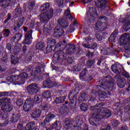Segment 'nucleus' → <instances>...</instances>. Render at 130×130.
<instances>
[{
  "instance_id": "nucleus-62",
  "label": "nucleus",
  "mask_w": 130,
  "mask_h": 130,
  "mask_svg": "<svg viewBox=\"0 0 130 130\" xmlns=\"http://www.w3.org/2000/svg\"><path fill=\"white\" fill-rule=\"evenodd\" d=\"M56 3L58 4L59 7L63 5V0H56Z\"/></svg>"
},
{
  "instance_id": "nucleus-29",
  "label": "nucleus",
  "mask_w": 130,
  "mask_h": 130,
  "mask_svg": "<svg viewBox=\"0 0 130 130\" xmlns=\"http://www.w3.org/2000/svg\"><path fill=\"white\" fill-rule=\"evenodd\" d=\"M13 0H4L2 2V7L3 8H7V7H9L10 5H15L16 3H13Z\"/></svg>"
},
{
  "instance_id": "nucleus-63",
  "label": "nucleus",
  "mask_w": 130,
  "mask_h": 130,
  "mask_svg": "<svg viewBox=\"0 0 130 130\" xmlns=\"http://www.w3.org/2000/svg\"><path fill=\"white\" fill-rule=\"evenodd\" d=\"M119 130H128V128L127 125H123L119 128Z\"/></svg>"
},
{
  "instance_id": "nucleus-60",
  "label": "nucleus",
  "mask_w": 130,
  "mask_h": 130,
  "mask_svg": "<svg viewBox=\"0 0 130 130\" xmlns=\"http://www.w3.org/2000/svg\"><path fill=\"white\" fill-rule=\"evenodd\" d=\"M125 112H130V105H128L124 108Z\"/></svg>"
},
{
  "instance_id": "nucleus-33",
  "label": "nucleus",
  "mask_w": 130,
  "mask_h": 130,
  "mask_svg": "<svg viewBox=\"0 0 130 130\" xmlns=\"http://www.w3.org/2000/svg\"><path fill=\"white\" fill-rule=\"evenodd\" d=\"M55 117V115L52 113H49L46 116L45 119L48 122H50L52 119H54Z\"/></svg>"
},
{
  "instance_id": "nucleus-37",
  "label": "nucleus",
  "mask_w": 130,
  "mask_h": 130,
  "mask_svg": "<svg viewBox=\"0 0 130 130\" xmlns=\"http://www.w3.org/2000/svg\"><path fill=\"white\" fill-rule=\"evenodd\" d=\"M42 96L44 98L49 99L51 97V92L49 90L45 91L42 94Z\"/></svg>"
},
{
  "instance_id": "nucleus-48",
  "label": "nucleus",
  "mask_w": 130,
  "mask_h": 130,
  "mask_svg": "<svg viewBox=\"0 0 130 130\" xmlns=\"http://www.w3.org/2000/svg\"><path fill=\"white\" fill-rule=\"evenodd\" d=\"M21 9H20L19 8H16L15 11L14 12V14H15L16 17H19V16H20V15H21Z\"/></svg>"
},
{
  "instance_id": "nucleus-58",
  "label": "nucleus",
  "mask_w": 130,
  "mask_h": 130,
  "mask_svg": "<svg viewBox=\"0 0 130 130\" xmlns=\"http://www.w3.org/2000/svg\"><path fill=\"white\" fill-rule=\"evenodd\" d=\"M49 122H48L46 119L44 120V121L42 123H41V125L43 126V127H46L47 126V124H48Z\"/></svg>"
},
{
  "instance_id": "nucleus-11",
  "label": "nucleus",
  "mask_w": 130,
  "mask_h": 130,
  "mask_svg": "<svg viewBox=\"0 0 130 130\" xmlns=\"http://www.w3.org/2000/svg\"><path fill=\"white\" fill-rule=\"evenodd\" d=\"M34 105V101L30 99H27L23 105V109L25 112L30 111V109L33 107Z\"/></svg>"
},
{
  "instance_id": "nucleus-6",
  "label": "nucleus",
  "mask_w": 130,
  "mask_h": 130,
  "mask_svg": "<svg viewBox=\"0 0 130 130\" xmlns=\"http://www.w3.org/2000/svg\"><path fill=\"white\" fill-rule=\"evenodd\" d=\"M86 17L90 23H91V22H94L95 19L98 18V14H97V10H96V9L89 8V10L87 13Z\"/></svg>"
},
{
  "instance_id": "nucleus-31",
  "label": "nucleus",
  "mask_w": 130,
  "mask_h": 130,
  "mask_svg": "<svg viewBox=\"0 0 130 130\" xmlns=\"http://www.w3.org/2000/svg\"><path fill=\"white\" fill-rule=\"evenodd\" d=\"M87 72H88L87 69H84L81 73H80L79 78L81 81H86V77H85V76H86Z\"/></svg>"
},
{
  "instance_id": "nucleus-56",
  "label": "nucleus",
  "mask_w": 130,
  "mask_h": 130,
  "mask_svg": "<svg viewBox=\"0 0 130 130\" xmlns=\"http://www.w3.org/2000/svg\"><path fill=\"white\" fill-rule=\"evenodd\" d=\"M16 104L18 106H21V105H23V100H22L21 99H19L16 102Z\"/></svg>"
},
{
  "instance_id": "nucleus-4",
  "label": "nucleus",
  "mask_w": 130,
  "mask_h": 130,
  "mask_svg": "<svg viewBox=\"0 0 130 130\" xmlns=\"http://www.w3.org/2000/svg\"><path fill=\"white\" fill-rule=\"evenodd\" d=\"M58 22L59 26L55 27L54 36L55 37H61L63 35V33H64L63 28H67L69 26V23L65 18L59 20Z\"/></svg>"
},
{
  "instance_id": "nucleus-46",
  "label": "nucleus",
  "mask_w": 130,
  "mask_h": 130,
  "mask_svg": "<svg viewBox=\"0 0 130 130\" xmlns=\"http://www.w3.org/2000/svg\"><path fill=\"white\" fill-rule=\"evenodd\" d=\"M122 75L126 79H129L130 78L129 73L124 70H123V71L122 72Z\"/></svg>"
},
{
  "instance_id": "nucleus-26",
  "label": "nucleus",
  "mask_w": 130,
  "mask_h": 130,
  "mask_svg": "<svg viewBox=\"0 0 130 130\" xmlns=\"http://www.w3.org/2000/svg\"><path fill=\"white\" fill-rule=\"evenodd\" d=\"M117 34H118V30L115 29L109 39L110 42H114L115 38H116V35H117Z\"/></svg>"
},
{
  "instance_id": "nucleus-47",
  "label": "nucleus",
  "mask_w": 130,
  "mask_h": 130,
  "mask_svg": "<svg viewBox=\"0 0 130 130\" xmlns=\"http://www.w3.org/2000/svg\"><path fill=\"white\" fill-rule=\"evenodd\" d=\"M77 21L75 20L73 23H72L70 26V30H72V31H74V30L76 29V27H77Z\"/></svg>"
},
{
  "instance_id": "nucleus-12",
  "label": "nucleus",
  "mask_w": 130,
  "mask_h": 130,
  "mask_svg": "<svg viewBox=\"0 0 130 130\" xmlns=\"http://www.w3.org/2000/svg\"><path fill=\"white\" fill-rule=\"evenodd\" d=\"M95 4L102 11L106 9V8L109 9V6L106 7V0H95Z\"/></svg>"
},
{
  "instance_id": "nucleus-42",
  "label": "nucleus",
  "mask_w": 130,
  "mask_h": 130,
  "mask_svg": "<svg viewBox=\"0 0 130 130\" xmlns=\"http://www.w3.org/2000/svg\"><path fill=\"white\" fill-rule=\"evenodd\" d=\"M98 94H99V96L100 97V98L104 99L107 97V95L106 94L105 92H104V91L99 90L98 91Z\"/></svg>"
},
{
  "instance_id": "nucleus-55",
  "label": "nucleus",
  "mask_w": 130,
  "mask_h": 130,
  "mask_svg": "<svg viewBox=\"0 0 130 130\" xmlns=\"http://www.w3.org/2000/svg\"><path fill=\"white\" fill-rule=\"evenodd\" d=\"M86 56L88 58H92L93 57V53L91 52L90 51L87 52Z\"/></svg>"
},
{
  "instance_id": "nucleus-44",
  "label": "nucleus",
  "mask_w": 130,
  "mask_h": 130,
  "mask_svg": "<svg viewBox=\"0 0 130 130\" xmlns=\"http://www.w3.org/2000/svg\"><path fill=\"white\" fill-rule=\"evenodd\" d=\"M80 109L82 111H87L88 110V106L86 104L82 103L80 105Z\"/></svg>"
},
{
  "instance_id": "nucleus-54",
  "label": "nucleus",
  "mask_w": 130,
  "mask_h": 130,
  "mask_svg": "<svg viewBox=\"0 0 130 130\" xmlns=\"http://www.w3.org/2000/svg\"><path fill=\"white\" fill-rule=\"evenodd\" d=\"M112 124L113 126L116 127V126H118V124H119V122H118L117 120H113Z\"/></svg>"
},
{
  "instance_id": "nucleus-2",
  "label": "nucleus",
  "mask_w": 130,
  "mask_h": 130,
  "mask_svg": "<svg viewBox=\"0 0 130 130\" xmlns=\"http://www.w3.org/2000/svg\"><path fill=\"white\" fill-rule=\"evenodd\" d=\"M112 70L115 74H118V75H116L114 77L115 79H117V86L119 87V88H123L126 84V80L125 78L120 77V73H121V66H119V65H113L112 66Z\"/></svg>"
},
{
  "instance_id": "nucleus-5",
  "label": "nucleus",
  "mask_w": 130,
  "mask_h": 130,
  "mask_svg": "<svg viewBox=\"0 0 130 130\" xmlns=\"http://www.w3.org/2000/svg\"><path fill=\"white\" fill-rule=\"evenodd\" d=\"M99 21L95 24L96 30L104 31L107 27H108V23H107V18L104 16L100 17Z\"/></svg>"
},
{
  "instance_id": "nucleus-36",
  "label": "nucleus",
  "mask_w": 130,
  "mask_h": 130,
  "mask_svg": "<svg viewBox=\"0 0 130 130\" xmlns=\"http://www.w3.org/2000/svg\"><path fill=\"white\" fill-rule=\"evenodd\" d=\"M65 99V96H59L58 98H56L54 100V102L56 103V104H59L60 103H63Z\"/></svg>"
},
{
  "instance_id": "nucleus-16",
  "label": "nucleus",
  "mask_w": 130,
  "mask_h": 130,
  "mask_svg": "<svg viewBox=\"0 0 130 130\" xmlns=\"http://www.w3.org/2000/svg\"><path fill=\"white\" fill-rule=\"evenodd\" d=\"M23 35L20 33H17L12 37L10 40L11 43H18L22 39Z\"/></svg>"
},
{
  "instance_id": "nucleus-8",
  "label": "nucleus",
  "mask_w": 130,
  "mask_h": 130,
  "mask_svg": "<svg viewBox=\"0 0 130 130\" xmlns=\"http://www.w3.org/2000/svg\"><path fill=\"white\" fill-rule=\"evenodd\" d=\"M24 71V72H26V73L30 72L29 75L32 77H36L37 74L41 72V68H40V67L38 66L34 69L33 67L29 66L28 67H25Z\"/></svg>"
},
{
  "instance_id": "nucleus-40",
  "label": "nucleus",
  "mask_w": 130,
  "mask_h": 130,
  "mask_svg": "<svg viewBox=\"0 0 130 130\" xmlns=\"http://www.w3.org/2000/svg\"><path fill=\"white\" fill-rule=\"evenodd\" d=\"M44 13L50 19H51L52 18V16H53V9H50L47 10Z\"/></svg>"
},
{
  "instance_id": "nucleus-35",
  "label": "nucleus",
  "mask_w": 130,
  "mask_h": 130,
  "mask_svg": "<svg viewBox=\"0 0 130 130\" xmlns=\"http://www.w3.org/2000/svg\"><path fill=\"white\" fill-rule=\"evenodd\" d=\"M95 64V59H89L86 61V66L88 69H90Z\"/></svg>"
},
{
  "instance_id": "nucleus-64",
  "label": "nucleus",
  "mask_w": 130,
  "mask_h": 130,
  "mask_svg": "<svg viewBox=\"0 0 130 130\" xmlns=\"http://www.w3.org/2000/svg\"><path fill=\"white\" fill-rule=\"evenodd\" d=\"M111 129V127H110V126L107 125L104 128H101V130H110Z\"/></svg>"
},
{
  "instance_id": "nucleus-7",
  "label": "nucleus",
  "mask_w": 130,
  "mask_h": 130,
  "mask_svg": "<svg viewBox=\"0 0 130 130\" xmlns=\"http://www.w3.org/2000/svg\"><path fill=\"white\" fill-rule=\"evenodd\" d=\"M121 43L125 45V49H129L130 46V34L124 33L123 34L120 39Z\"/></svg>"
},
{
  "instance_id": "nucleus-18",
  "label": "nucleus",
  "mask_w": 130,
  "mask_h": 130,
  "mask_svg": "<svg viewBox=\"0 0 130 130\" xmlns=\"http://www.w3.org/2000/svg\"><path fill=\"white\" fill-rule=\"evenodd\" d=\"M73 123L74 122L72 120L69 118H67L65 119L64 122V128L67 130L71 129V128H72V126H73Z\"/></svg>"
},
{
  "instance_id": "nucleus-53",
  "label": "nucleus",
  "mask_w": 130,
  "mask_h": 130,
  "mask_svg": "<svg viewBox=\"0 0 130 130\" xmlns=\"http://www.w3.org/2000/svg\"><path fill=\"white\" fill-rule=\"evenodd\" d=\"M40 101V96L38 95H36L34 96V102H37V103H39Z\"/></svg>"
},
{
  "instance_id": "nucleus-23",
  "label": "nucleus",
  "mask_w": 130,
  "mask_h": 130,
  "mask_svg": "<svg viewBox=\"0 0 130 130\" xmlns=\"http://www.w3.org/2000/svg\"><path fill=\"white\" fill-rule=\"evenodd\" d=\"M2 110L4 112H10L13 109V106L8 104H3L2 106Z\"/></svg>"
},
{
  "instance_id": "nucleus-52",
  "label": "nucleus",
  "mask_w": 130,
  "mask_h": 130,
  "mask_svg": "<svg viewBox=\"0 0 130 130\" xmlns=\"http://www.w3.org/2000/svg\"><path fill=\"white\" fill-rule=\"evenodd\" d=\"M42 108L43 110H48L50 108V105L47 103L43 106Z\"/></svg>"
},
{
  "instance_id": "nucleus-28",
  "label": "nucleus",
  "mask_w": 130,
  "mask_h": 130,
  "mask_svg": "<svg viewBox=\"0 0 130 130\" xmlns=\"http://www.w3.org/2000/svg\"><path fill=\"white\" fill-rule=\"evenodd\" d=\"M65 18L69 19V21L72 22L73 21V16H72V14H71V10H70V8H68L64 13Z\"/></svg>"
},
{
  "instance_id": "nucleus-14",
  "label": "nucleus",
  "mask_w": 130,
  "mask_h": 130,
  "mask_svg": "<svg viewBox=\"0 0 130 130\" xmlns=\"http://www.w3.org/2000/svg\"><path fill=\"white\" fill-rule=\"evenodd\" d=\"M47 41V43L49 46L46 48V51L47 52H50L52 50V46H54L56 42L54 39L51 38L48 39Z\"/></svg>"
},
{
  "instance_id": "nucleus-45",
  "label": "nucleus",
  "mask_w": 130,
  "mask_h": 130,
  "mask_svg": "<svg viewBox=\"0 0 130 130\" xmlns=\"http://www.w3.org/2000/svg\"><path fill=\"white\" fill-rule=\"evenodd\" d=\"M35 7V2H29L27 4V9L28 10H33V8Z\"/></svg>"
},
{
  "instance_id": "nucleus-9",
  "label": "nucleus",
  "mask_w": 130,
  "mask_h": 130,
  "mask_svg": "<svg viewBox=\"0 0 130 130\" xmlns=\"http://www.w3.org/2000/svg\"><path fill=\"white\" fill-rule=\"evenodd\" d=\"M26 90L31 95H34L40 90V86L38 84L32 83L27 86Z\"/></svg>"
},
{
  "instance_id": "nucleus-3",
  "label": "nucleus",
  "mask_w": 130,
  "mask_h": 130,
  "mask_svg": "<svg viewBox=\"0 0 130 130\" xmlns=\"http://www.w3.org/2000/svg\"><path fill=\"white\" fill-rule=\"evenodd\" d=\"M68 45H67V42L66 40H64L62 42H59L55 47V49H57L59 48L60 51L56 52L53 55V58H57L58 62L60 61V60H63V59H66V57H64V55H63V52L62 51L66 47H67Z\"/></svg>"
},
{
  "instance_id": "nucleus-13",
  "label": "nucleus",
  "mask_w": 130,
  "mask_h": 130,
  "mask_svg": "<svg viewBox=\"0 0 130 130\" xmlns=\"http://www.w3.org/2000/svg\"><path fill=\"white\" fill-rule=\"evenodd\" d=\"M23 44H31L32 43V30H29L25 35Z\"/></svg>"
},
{
  "instance_id": "nucleus-17",
  "label": "nucleus",
  "mask_w": 130,
  "mask_h": 130,
  "mask_svg": "<svg viewBox=\"0 0 130 130\" xmlns=\"http://www.w3.org/2000/svg\"><path fill=\"white\" fill-rule=\"evenodd\" d=\"M76 46L74 44L70 45L67 46L66 49L67 54H70V55L76 52Z\"/></svg>"
},
{
  "instance_id": "nucleus-49",
  "label": "nucleus",
  "mask_w": 130,
  "mask_h": 130,
  "mask_svg": "<svg viewBox=\"0 0 130 130\" xmlns=\"http://www.w3.org/2000/svg\"><path fill=\"white\" fill-rule=\"evenodd\" d=\"M44 28H43V32L44 33H49V30H51V28H48V26H47V24L46 23L43 25Z\"/></svg>"
},
{
  "instance_id": "nucleus-61",
  "label": "nucleus",
  "mask_w": 130,
  "mask_h": 130,
  "mask_svg": "<svg viewBox=\"0 0 130 130\" xmlns=\"http://www.w3.org/2000/svg\"><path fill=\"white\" fill-rule=\"evenodd\" d=\"M9 95V92L5 91L0 92V97H3V96H8Z\"/></svg>"
},
{
  "instance_id": "nucleus-20",
  "label": "nucleus",
  "mask_w": 130,
  "mask_h": 130,
  "mask_svg": "<svg viewBox=\"0 0 130 130\" xmlns=\"http://www.w3.org/2000/svg\"><path fill=\"white\" fill-rule=\"evenodd\" d=\"M25 128L26 130H36L37 129V124L34 121L29 122L26 124Z\"/></svg>"
},
{
  "instance_id": "nucleus-30",
  "label": "nucleus",
  "mask_w": 130,
  "mask_h": 130,
  "mask_svg": "<svg viewBox=\"0 0 130 130\" xmlns=\"http://www.w3.org/2000/svg\"><path fill=\"white\" fill-rule=\"evenodd\" d=\"M107 34H105V32H98L95 34V37L99 41H101L102 39H104L105 38V35Z\"/></svg>"
},
{
  "instance_id": "nucleus-21",
  "label": "nucleus",
  "mask_w": 130,
  "mask_h": 130,
  "mask_svg": "<svg viewBox=\"0 0 130 130\" xmlns=\"http://www.w3.org/2000/svg\"><path fill=\"white\" fill-rule=\"evenodd\" d=\"M43 86L44 88H52V87H54V83L50 79L48 78L43 82Z\"/></svg>"
},
{
  "instance_id": "nucleus-59",
  "label": "nucleus",
  "mask_w": 130,
  "mask_h": 130,
  "mask_svg": "<svg viewBox=\"0 0 130 130\" xmlns=\"http://www.w3.org/2000/svg\"><path fill=\"white\" fill-rule=\"evenodd\" d=\"M6 49L9 51H12V45L10 43L7 44Z\"/></svg>"
},
{
  "instance_id": "nucleus-43",
  "label": "nucleus",
  "mask_w": 130,
  "mask_h": 130,
  "mask_svg": "<svg viewBox=\"0 0 130 130\" xmlns=\"http://www.w3.org/2000/svg\"><path fill=\"white\" fill-rule=\"evenodd\" d=\"M44 45V43H39L36 45V48L37 49H39L40 50H43Z\"/></svg>"
},
{
  "instance_id": "nucleus-32",
  "label": "nucleus",
  "mask_w": 130,
  "mask_h": 130,
  "mask_svg": "<svg viewBox=\"0 0 130 130\" xmlns=\"http://www.w3.org/2000/svg\"><path fill=\"white\" fill-rule=\"evenodd\" d=\"M10 33H11L10 30L8 29H4L2 32L0 34V41L2 40V38H3V34L4 37H9V36H10Z\"/></svg>"
},
{
  "instance_id": "nucleus-19",
  "label": "nucleus",
  "mask_w": 130,
  "mask_h": 130,
  "mask_svg": "<svg viewBox=\"0 0 130 130\" xmlns=\"http://www.w3.org/2000/svg\"><path fill=\"white\" fill-rule=\"evenodd\" d=\"M75 90L73 89L69 94V98L71 104L74 103V101H76V100H77V94L75 93Z\"/></svg>"
},
{
  "instance_id": "nucleus-15",
  "label": "nucleus",
  "mask_w": 130,
  "mask_h": 130,
  "mask_svg": "<svg viewBox=\"0 0 130 130\" xmlns=\"http://www.w3.org/2000/svg\"><path fill=\"white\" fill-rule=\"evenodd\" d=\"M109 52L113 55L116 54L117 53V51L116 49H114L112 47H111L107 49H105L101 50V53H102L104 55H108Z\"/></svg>"
},
{
  "instance_id": "nucleus-22",
  "label": "nucleus",
  "mask_w": 130,
  "mask_h": 130,
  "mask_svg": "<svg viewBox=\"0 0 130 130\" xmlns=\"http://www.w3.org/2000/svg\"><path fill=\"white\" fill-rule=\"evenodd\" d=\"M41 115V111L39 109H34L32 110L31 116L33 118H38Z\"/></svg>"
},
{
  "instance_id": "nucleus-10",
  "label": "nucleus",
  "mask_w": 130,
  "mask_h": 130,
  "mask_svg": "<svg viewBox=\"0 0 130 130\" xmlns=\"http://www.w3.org/2000/svg\"><path fill=\"white\" fill-rule=\"evenodd\" d=\"M92 40L91 37H88L85 38L82 45L86 48H90L91 49H95L97 48V44L96 43H93L91 44H89V41Z\"/></svg>"
},
{
  "instance_id": "nucleus-27",
  "label": "nucleus",
  "mask_w": 130,
  "mask_h": 130,
  "mask_svg": "<svg viewBox=\"0 0 130 130\" xmlns=\"http://www.w3.org/2000/svg\"><path fill=\"white\" fill-rule=\"evenodd\" d=\"M40 20L42 22H43V23H47L49 21L50 18L48 16H47L44 13L41 14L40 15Z\"/></svg>"
},
{
  "instance_id": "nucleus-38",
  "label": "nucleus",
  "mask_w": 130,
  "mask_h": 130,
  "mask_svg": "<svg viewBox=\"0 0 130 130\" xmlns=\"http://www.w3.org/2000/svg\"><path fill=\"white\" fill-rule=\"evenodd\" d=\"M12 64L16 66V64L19 63V58L15 57L14 55L11 56V61Z\"/></svg>"
},
{
  "instance_id": "nucleus-57",
  "label": "nucleus",
  "mask_w": 130,
  "mask_h": 130,
  "mask_svg": "<svg viewBox=\"0 0 130 130\" xmlns=\"http://www.w3.org/2000/svg\"><path fill=\"white\" fill-rule=\"evenodd\" d=\"M20 76H21V77H22L25 80V79H27V78H28V74L23 72L21 74Z\"/></svg>"
},
{
  "instance_id": "nucleus-50",
  "label": "nucleus",
  "mask_w": 130,
  "mask_h": 130,
  "mask_svg": "<svg viewBox=\"0 0 130 130\" xmlns=\"http://www.w3.org/2000/svg\"><path fill=\"white\" fill-rule=\"evenodd\" d=\"M17 83H19V84H23L25 83V80L21 75L18 76V79L17 80Z\"/></svg>"
},
{
  "instance_id": "nucleus-41",
  "label": "nucleus",
  "mask_w": 130,
  "mask_h": 130,
  "mask_svg": "<svg viewBox=\"0 0 130 130\" xmlns=\"http://www.w3.org/2000/svg\"><path fill=\"white\" fill-rule=\"evenodd\" d=\"M83 68L84 66L82 64H78L73 67V71L74 72H80V71H82V69Z\"/></svg>"
},
{
  "instance_id": "nucleus-34",
  "label": "nucleus",
  "mask_w": 130,
  "mask_h": 130,
  "mask_svg": "<svg viewBox=\"0 0 130 130\" xmlns=\"http://www.w3.org/2000/svg\"><path fill=\"white\" fill-rule=\"evenodd\" d=\"M20 118V114H13L11 118V121L13 123H15V122H17L18 120H19Z\"/></svg>"
},
{
  "instance_id": "nucleus-51",
  "label": "nucleus",
  "mask_w": 130,
  "mask_h": 130,
  "mask_svg": "<svg viewBox=\"0 0 130 130\" xmlns=\"http://www.w3.org/2000/svg\"><path fill=\"white\" fill-rule=\"evenodd\" d=\"M124 27L126 31L130 30V20L125 23Z\"/></svg>"
},
{
  "instance_id": "nucleus-1",
  "label": "nucleus",
  "mask_w": 130,
  "mask_h": 130,
  "mask_svg": "<svg viewBox=\"0 0 130 130\" xmlns=\"http://www.w3.org/2000/svg\"><path fill=\"white\" fill-rule=\"evenodd\" d=\"M103 106V103H100L97 106H92L90 110L91 111V117L89 118V122L91 125H97V120L98 119H103V118H109L111 116V111L107 108L102 107Z\"/></svg>"
},
{
  "instance_id": "nucleus-24",
  "label": "nucleus",
  "mask_w": 130,
  "mask_h": 130,
  "mask_svg": "<svg viewBox=\"0 0 130 130\" xmlns=\"http://www.w3.org/2000/svg\"><path fill=\"white\" fill-rule=\"evenodd\" d=\"M22 25H23V19L19 18L18 21L14 23V30H15V31H17L21 28Z\"/></svg>"
},
{
  "instance_id": "nucleus-25",
  "label": "nucleus",
  "mask_w": 130,
  "mask_h": 130,
  "mask_svg": "<svg viewBox=\"0 0 130 130\" xmlns=\"http://www.w3.org/2000/svg\"><path fill=\"white\" fill-rule=\"evenodd\" d=\"M8 117L9 115H8V114H6L5 113V114H3L2 118L3 119H5V122L3 123H1V126H6V125H8V124H9V120L8 119Z\"/></svg>"
},
{
  "instance_id": "nucleus-39",
  "label": "nucleus",
  "mask_w": 130,
  "mask_h": 130,
  "mask_svg": "<svg viewBox=\"0 0 130 130\" xmlns=\"http://www.w3.org/2000/svg\"><path fill=\"white\" fill-rule=\"evenodd\" d=\"M50 7V5L48 3H46L41 6V12H44L46 10H47Z\"/></svg>"
}]
</instances>
